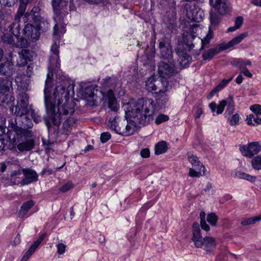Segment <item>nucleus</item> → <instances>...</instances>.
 <instances>
[{
  "label": "nucleus",
  "instance_id": "1",
  "mask_svg": "<svg viewBox=\"0 0 261 261\" xmlns=\"http://www.w3.org/2000/svg\"><path fill=\"white\" fill-rule=\"evenodd\" d=\"M53 74H47L44 89V103L48 117L45 119V124L49 129L52 125L59 126L62 120V116L68 114H72L74 112V102L68 100L67 101L61 102L56 106L49 96L50 87L52 83Z\"/></svg>",
  "mask_w": 261,
  "mask_h": 261
},
{
  "label": "nucleus",
  "instance_id": "2",
  "mask_svg": "<svg viewBox=\"0 0 261 261\" xmlns=\"http://www.w3.org/2000/svg\"><path fill=\"white\" fill-rule=\"evenodd\" d=\"M123 108L125 112L126 119L133 118L134 125L137 123L146 125L153 120L155 108L152 99L143 98L137 100L132 99L124 105Z\"/></svg>",
  "mask_w": 261,
  "mask_h": 261
},
{
  "label": "nucleus",
  "instance_id": "3",
  "mask_svg": "<svg viewBox=\"0 0 261 261\" xmlns=\"http://www.w3.org/2000/svg\"><path fill=\"white\" fill-rule=\"evenodd\" d=\"M25 121L19 125L13 121L9 122L10 129L8 132V137L14 145H17L20 151H29L34 146V140L31 139L33 134L29 129L32 128L33 123L30 119H25Z\"/></svg>",
  "mask_w": 261,
  "mask_h": 261
},
{
  "label": "nucleus",
  "instance_id": "4",
  "mask_svg": "<svg viewBox=\"0 0 261 261\" xmlns=\"http://www.w3.org/2000/svg\"><path fill=\"white\" fill-rule=\"evenodd\" d=\"M29 98L28 94L25 93H22L19 95L17 104L15 106V114L16 115V118L14 121L11 120V122L13 121L17 125L21 122V124H22V122L26 123L25 119H29L25 116L29 112Z\"/></svg>",
  "mask_w": 261,
  "mask_h": 261
},
{
  "label": "nucleus",
  "instance_id": "5",
  "mask_svg": "<svg viewBox=\"0 0 261 261\" xmlns=\"http://www.w3.org/2000/svg\"><path fill=\"white\" fill-rule=\"evenodd\" d=\"M69 0H52V6L54 12V19L59 21L63 19L64 17L68 14L67 8Z\"/></svg>",
  "mask_w": 261,
  "mask_h": 261
},
{
  "label": "nucleus",
  "instance_id": "6",
  "mask_svg": "<svg viewBox=\"0 0 261 261\" xmlns=\"http://www.w3.org/2000/svg\"><path fill=\"white\" fill-rule=\"evenodd\" d=\"M2 40L5 43L11 45L13 47L25 48L29 46V43L26 38L17 36L11 33L4 34Z\"/></svg>",
  "mask_w": 261,
  "mask_h": 261
},
{
  "label": "nucleus",
  "instance_id": "7",
  "mask_svg": "<svg viewBox=\"0 0 261 261\" xmlns=\"http://www.w3.org/2000/svg\"><path fill=\"white\" fill-rule=\"evenodd\" d=\"M158 68L159 77L167 80H168L169 78L176 73L175 67L171 61H168V63L164 61L160 62L158 64Z\"/></svg>",
  "mask_w": 261,
  "mask_h": 261
},
{
  "label": "nucleus",
  "instance_id": "8",
  "mask_svg": "<svg viewBox=\"0 0 261 261\" xmlns=\"http://www.w3.org/2000/svg\"><path fill=\"white\" fill-rule=\"evenodd\" d=\"M186 15L189 19L200 22L202 20L204 14L203 10L194 4H187L185 6Z\"/></svg>",
  "mask_w": 261,
  "mask_h": 261
},
{
  "label": "nucleus",
  "instance_id": "9",
  "mask_svg": "<svg viewBox=\"0 0 261 261\" xmlns=\"http://www.w3.org/2000/svg\"><path fill=\"white\" fill-rule=\"evenodd\" d=\"M73 85H69L66 89V86L63 85H59L56 87L54 92V96L55 99V102L58 101V103H61V102L67 101L69 99V90H71L73 91Z\"/></svg>",
  "mask_w": 261,
  "mask_h": 261
},
{
  "label": "nucleus",
  "instance_id": "10",
  "mask_svg": "<svg viewBox=\"0 0 261 261\" xmlns=\"http://www.w3.org/2000/svg\"><path fill=\"white\" fill-rule=\"evenodd\" d=\"M40 24L37 25L36 27L32 24L28 23L25 24L23 29V35L24 37L30 42H35L40 37Z\"/></svg>",
  "mask_w": 261,
  "mask_h": 261
},
{
  "label": "nucleus",
  "instance_id": "11",
  "mask_svg": "<svg viewBox=\"0 0 261 261\" xmlns=\"http://www.w3.org/2000/svg\"><path fill=\"white\" fill-rule=\"evenodd\" d=\"M239 149L243 156L252 158L259 152L261 146L258 142H252L248 145H240Z\"/></svg>",
  "mask_w": 261,
  "mask_h": 261
},
{
  "label": "nucleus",
  "instance_id": "12",
  "mask_svg": "<svg viewBox=\"0 0 261 261\" xmlns=\"http://www.w3.org/2000/svg\"><path fill=\"white\" fill-rule=\"evenodd\" d=\"M16 68L14 63L7 59L0 63V75L6 79L13 80L12 76L15 74Z\"/></svg>",
  "mask_w": 261,
  "mask_h": 261
},
{
  "label": "nucleus",
  "instance_id": "13",
  "mask_svg": "<svg viewBox=\"0 0 261 261\" xmlns=\"http://www.w3.org/2000/svg\"><path fill=\"white\" fill-rule=\"evenodd\" d=\"M160 55V57L169 62L173 58V52L169 41L166 39H162L159 43Z\"/></svg>",
  "mask_w": 261,
  "mask_h": 261
},
{
  "label": "nucleus",
  "instance_id": "14",
  "mask_svg": "<svg viewBox=\"0 0 261 261\" xmlns=\"http://www.w3.org/2000/svg\"><path fill=\"white\" fill-rule=\"evenodd\" d=\"M22 172L24 177L22 179L19 178L17 181H14L15 185L21 184L22 185H25L38 180V174L34 170L27 168L23 169Z\"/></svg>",
  "mask_w": 261,
  "mask_h": 261
},
{
  "label": "nucleus",
  "instance_id": "15",
  "mask_svg": "<svg viewBox=\"0 0 261 261\" xmlns=\"http://www.w3.org/2000/svg\"><path fill=\"white\" fill-rule=\"evenodd\" d=\"M24 18L30 16L34 22L40 24V23H44L46 21L44 18V11L39 7L34 6L30 12L25 13ZM24 20V21H25Z\"/></svg>",
  "mask_w": 261,
  "mask_h": 261
},
{
  "label": "nucleus",
  "instance_id": "16",
  "mask_svg": "<svg viewBox=\"0 0 261 261\" xmlns=\"http://www.w3.org/2000/svg\"><path fill=\"white\" fill-rule=\"evenodd\" d=\"M51 51L54 54V56H51L49 60V66H48V70L49 71L48 73H50V75L53 73L52 71L50 72V70H54L55 68L58 69L60 67V62L59 61V50L58 46L57 44L55 43L51 46Z\"/></svg>",
  "mask_w": 261,
  "mask_h": 261
},
{
  "label": "nucleus",
  "instance_id": "17",
  "mask_svg": "<svg viewBox=\"0 0 261 261\" xmlns=\"http://www.w3.org/2000/svg\"><path fill=\"white\" fill-rule=\"evenodd\" d=\"M102 98L105 102H108V107L112 111H117L119 106L112 90L110 89L107 92L103 93Z\"/></svg>",
  "mask_w": 261,
  "mask_h": 261
},
{
  "label": "nucleus",
  "instance_id": "18",
  "mask_svg": "<svg viewBox=\"0 0 261 261\" xmlns=\"http://www.w3.org/2000/svg\"><path fill=\"white\" fill-rule=\"evenodd\" d=\"M193 227V237L192 240L194 242L195 245L197 248L202 247L203 238L201 234L199 224L197 222H194L192 225Z\"/></svg>",
  "mask_w": 261,
  "mask_h": 261
},
{
  "label": "nucleus",
  "instance_id": "19",
  "mask_svg": "<svg viewBox=\"0 0 261 261\" xmlns=\"http://www.w3.org/2000/svg\"><path fill=\"white\" fill-rule=\"evenodd\" d=\"M178 56V61L181 67H184L187 65L191 60V57L188 54L186 50L181 48V45H178L176 50Z\"/></svg>",
  "mask_w": 261,
  "mask_h": 261
},
{
  "label": "nucleus",
  "instance_id": "20",
  "mask_svg": "<svg viewBox=\"0 0 261 261\" xmlns=\"http://www.w3.org/2000/svg\"><path fill=\"white\" fill-rule=\"evenodd\" d=\"M210 3L221 14H225L229 11L226 0H210Z\"/></svg>",
  "mask_w": 261,
  "mask_h": 261
},
{
  "label": "nucleus",
  "instance_id": "21",
  "mask_svg": "<svg viewBox=\"0 0 261 261\" xmlns=\"http://www.w3.org/2000/svg\"><path fill=\"white\" fill-rule=\"evenodd\" d=\"M202 242V246L207 253L212 252L217 244L215 238L209 236L203 238Z\"/></svg>",
  "mask_w": 261,
  "mask_h": 261
},
{
  "label": "nucleus",
  "instance_id": "22",
  "mask_svg": "<svg viewBox=\"0 0 261 261\" xmlns=\"http://www.w3.org/2000/svg\"><path fill=\"white\" fill-rule=\"evenodd\" d=\"M223 51L220 44L217 45L215 47L205 50L202 54V59L204 61H210L213 58L219 53Z\"/></svg>",
  "mask_w": 261,
  "mask_h": 261
},
{
  "label": "nucleus",
  "instance_id": "23",
  "mask_svg": "<svg viewBox=\"0 0 261 261\" xmlns=\"http://www.w3.org/2000/svg\"><path fill=\"white\" fill-rule=\"evenodd\" d=\"M13 80L0 77V94L10 93L13 90Z\"/></svg>",
  "mask_w": 261,
  "mask_h": 261
},
{
  "label": "nucleus",
  "instance_id": "24",
  "mask_svg": "<svg viewBox=\"0 0 261 261\" xmlns=\"http://www.w3.org/2000/svg\"><path fill=\"white\" fill-rule=\"evenodd\" d=\"M248 36L247 33H244L236 37L228 43L225 44H220L222 47L223 50L229 48L240 43L245 37Z\"/></svg>",
  "mask_w": 261,
  "mask_h": 261
},
{
  "label": "nucleus",
  "instance_id": "25",
  "mask_svg": "<svg viewBox=\"0 0 261 261\" xmlns=\"http://www.w3.org/2000/svg\"><path fill=\"white\" fill-rule=\"evenodd\" d=\"M195 38L196 36L192 34L184 35V44H179V45L181 46V48H185V49H187L188 50H190L195 47V45L193 43V41Z\"/></svg>",
  "mask_w": 261,
  "mask_h": 261
},
{
  "label": "nucleus",
  "instance_id": "26",
  "mask_svg": "<svg viewBox=\"0 0 261 261\" xmlns=\"http://www.w3.org/2000/svg\"><path fill=\"white\" fill-rule=\"evenodd\" d=\"M156 104L160 108H165L167 106L169 97L166 92L155 93Z\"/></svg>",
  "mask_w": 261,
  "mask_h": 261
},
{
  "label": "nucleus",
  "instance_id": "27",
  "mask_svg": "<svg viewBox=\"0 0 261 261\" xmlns=\"http://www.w3.org/2000/svg\"><path fill=\"white\" fill-rule=\"evenodd\" d=\"M15 97L9 93H3L0 95V106L4 107L13 105Z\"/></svg>",
  "mask_w": 261,
  "mask_h": 261
},
{
  "label": "nucleus",
  "instance_id": "28",
  "mask_svg": "<svg viewBox=\"0 0 261 261\" xmlns=\"http://www.w3.org/2000/svg\"><path fill=\"white\" fill-rule=\"evenodd\" d=\"M188 160L192 165L193 167L195 168L196 170L202 169L203 174L205 175V167L199 161L198 158L191 153H188Z\"/></svg>",
  "mask_w": 261,
  "mask_h": 261
},
{
  "label": "nucleus",
  "instance_id": "29",
  "mask_svg": "<svg viewBox=\"0 0 261 261\" xmlns=\"http://www.w3.org/2000/svg\"><path fill=\"white\" fill-rule=\"evenodd\" d=\"M169 82L168 80L159 77V80H156L155 87L156 91L159 90L155 93L166 92L168 91Z\"/></svg>",
  "mask_w": 261,
  "mask_h": 261
},
{
  "label": "nucleus",
  "instance_id": "30",
  "mask_svg": "<svg viewBox=\"0 0 261 261\" xmlns=\"http://www.w3.org/2000/svg\"><path fill=\"white\" fill-rule=\"evenodd\" d=\"M226 106V103L225 102V100H222L220 102L218 105H217L216 102H212L210 103L209 107L211 110V111L213 113V115L215 116V114L214 113L215 112L216 110L217 109L216 114L217 115L221 114L223 113L225 107Z\"/></svg>",
  "mask_w": 261,
  "mask_h": 261
},
{
  "label": "nucleus",
  "instance_id": "31",
  "mask_svg": "<svg viewBox=\"0 0 261 261\" xmlns=\"http://www.w3.org/2000/svg\"><path fill=\"white\" fill-rule=\"evenodd\" d=\"M231 63L232 66L238 67L240 69V72L244 70V69L246 68L247 65L250 66L252 65V62L250 60L242 59L234 60Z\"/></svg>",
  "mask_w": 261,
  "mask_h": 261
},
{
  "label": "nucleus",
  "instance_id": "32",
  "mask_svg": "<svg viewBox=\"0 0 261 261\" xmlns=\"http://www.w3.org/2000/svg\"><path fill=\"white\" fill-rule=\"evenodd\" d=\"M16 14H15L14 17V22L9 25L8 28L9 32L11 33L13 35L18 36L20 31V21L21 17H19L18 20H16Z\"/></svg>",
  "mask_w": 261,
  "mask_h": 261
},
{
  "label": "nucleus",
  "instance_id": "33",
  "mask_svg": "<svg viewBox=\"0 0 261 261\" xmlns=\"http://www.w3.org/2000/svg\"><path fill=\"white\" fill-rule=\"evenodd\" d=\"M35 204L34 201L30 200L24 202L20 207L19 212V216L20 217H24L28 212L32 208Z\"/></svg>",
  "mask_w": 261,
  "mask_h": 261
},
{
  "label": "nucleus",
  "instance_id": "34",
  "mask_svg": "<svg viewBox=\"0 0 261 261\" xmlns=\"http://www.w3.org/2000/svg\"><path fill=\"white\" fill-rule=\"evenodd\" d=\"M30 0H19V6L16 14V20H18L19 17H21L25 13L27 5Z\"/></svg>",
  "mask_w": 261,
  "mask_h": 261
},
{
  "label": "nucleus",
  "instance_id": "35",
  "mask_svg": "<svg viewBox=\"0 0 261 261\" xmlns=\"http://www.w3.org/2000/svg\"><path fill=\"white\" fill-rule=\"evenodd\" d=\"M12 12L10 8H3L0 10V20L8 21L12 18Z\"/></svg>",
  "mask_w": 261,
  "mask_h": 261
},
{
  "label": "nucleus",
  "instance_id": "36",
  "mask_svg": "<svg viewBox=\"0 0 261 261\" xmlns=\"http://www.w3.org/2000/svg\"><path fill=\"white\" fill-rule=\"evenodd\" d=\"M213 38L212 31L210 30L207 35L203 39H200V38H198L197 40L198 41L200 40L201 47L200 49H204L207 48L209 46L210 41Z\"/></svg>",
  "mask_w": 261,
  "mask_h": 261
},
{
  "label": "nucleus",
  "instance_id": "37",
  "mask_svg": "<svg viewBox=\"0 0 261 261\" xmlns=\"http://www.w3.org/2000/svg\"><path fill=\"white\" fill-rule=\"evenodd\" d=\"M246 121L249 125L254 126L255 124L258 125L261 124V118L254 114H250L247 116Z\"/></svg>",
  "mask_w": 261,
  "mask_h": 261
},
{
  "label": "nucleus",
  "instance_id": "38",
  "mask_svg": "<svg viewBox=\"0 0 261 261\" xmlns=\"http://www.w3.org/2000/svg\"><path fill=\"white\" fill-rule=\"evenodd\" d=\"M168 149L166 143L165 141L159 142L155 147V154L159 155L165 153Z\"/></svg>",
  "mask_w": 261,
  "mask_h": 261
},
{
  "label": "nucleus",
  "instance_id": "39",
  "mask_svg": "<svg viewBox=\"0 0 261 261\" xmlns=\"http://www.w3.org/2000/svg\"><path fill=\"white\" fill-rule=\"evenodd\" d=\"M155 83L156 80L153 77L150 76L145 82L146 89L149 92L156 91Z\"/></svg>",
  "mask_w": 261,
  "mask_h": 261
},
{
  "label": "nucleus",
  "instance_id": "40",
  "mask_svg": "<svg viewBox=\"0 0 261 261\" xmlns=\"http://www.w3.org/2000/svg\"><path fill=\"white\" fill-rule=\"evenodd\" d=\"M94 90L92 87H87L85 90V98L88 101L94 100Z\"/></svg>",
  "mask_w": 261,
  "mask_h": 261
},
{
  "label": "nucleus",
  "instance_id": "41",
  "mask_svg": "<svg viewBox=\"0 0 261 261\" xmlns=\"http://www.w3.org/2000/svg\"><path fill=\"white\" fill-rule=\"evenodd\" d=\"M21 54L23 58L26 60V61H32L35 56V53L31 50L27 49H23L21 50Z\"/></svg>",
  "mask_w": 261,
  "mask_h": 261
},
{
  "label": "nucleus",
  "instance_id": "42",
  "mask_svg": "<svg viewBox=\"0 0 261 261\" xmlns=\"http://www.w3.org/2000/svg\"><path fill=\"white\" fill-rule=\"evenodd\" d=\"M260 220H261V215L244 219L241 222V224H242L243 225H247L249 224H254L256 222Z\"/></svg>",
  "mask_w": 261,
  "mask_h": 261
},
{
  "label": "nucleus",
  "instance_id": "43",
  "mask_svg": "<svg viewBox=\"0 0 261 261\" xmlns=\"http://www.w3.org/2000/svg\"><path fill=\"white\" fill-rule=\"evenodd\" d=\"M237 176L239 178L241 179H244L247 180H248L250 182H254L256 180V177L254 176H252L251 175H249L248 174L244 173V172H239L237 174Z\"/></svg>",
  "mask_w": 261,
  "mask_h": 261
},
{
  "label": "nucleus",
  "instance_id": "44",
  "mask_svg": "<svg viewBox=\"0 0 261 261\" xmlns=\"http://www.w3.org/2000/svg\"><path fill=\"white\" fill-rule=\"evenodd\" d=\"M252 167L257 170H261V156L257 155L251 161Z\"/></svg>",
  "mask_w": 261,
  "mask_h": 261
},
{
  "label": "nucleus",
  "instance_id": "45",
  "mask_svg": "<svg viewBox=\"0 0 261 261\" xmlns=\"http://www.w3.org/2000/svg\"><path fill=\"white\" fill-rule=\"evenodd\" d=\"M108 126L116 133L121 134L120 132V128L117 126L116 116L112 120L111 119H109Z\"/></svg>",
  "mask_w": 261,
  "mask_h": 261
},
{
  "label": "nucleus",
  "instance_id": "46",
  "mask_svg": "<svg viewBox=\"0 0 261 261\" xmlns=\"http://www.w3.org/2000/svg\"><path fill=\"white\" fill-rule=\"evenodd\" d=\"M77 121L76 120L73 118H68L64 123L63 127L66 129L67 131H69L71 129V126H73L74 124Z\"/></svg>",
  "mask_w": 261,
  "mask_h": 261
},
{
  "label": "nucleus",
  "instance_id": "47",
  "mask_svg": "<svg viewBox=\"0 0 261 261\" xmlns=\"http://www.w3.org/2000/svg\"><path fill=\"white\" fill-rule=\"evenodd\" d=\"M37 249L32 245L28 249L25 254L21 258L20 261H27L28 259L32 256V255L35 252Z\"/></svg>",
  "mask_w": 261,
  "mask_h": 261
},
{
  "label": "nucleus",
  "instance_id": "48",
  "mask_svg": "<svg viewBox=\"0 0 261 261\" xmlns=\"http://www.w3.org/2000/svg\"><path fill=\"white\" fill-rule=\"evenodd\" d=\"M240 116L238 114L236 113L230 115V117L228 118V120L230 125L231 126L236 125L239 124L240 121Z\"/></svg>",
  "mask_w": 261,
  "mask_h": 261
},
{
  "label": "nucleus",
  "instance_id": "49",
  "mask_svg": "<svg viewBox=\"0 0 261 261\" xmlns=\"http://www.w3.org/2000/svg\"><path fill=\"white\" fill-rule=\"evenodd\" d=\"M169 119L168 115L163 114H159L155 119V123L159 125L163 122H166Z\"/></svg>",
  "mask_w": 261,
  "mask_h": 261
},
{
  "label": "nucleus",
  "instance_id": "50",
  "mask_svg": "<svg viewBox=\"0 0 261 261\" xmlns=\"http://www.w3.org/2000/svg\"><path fill=\"white\" fill-rule=\"evenodd\" d=\"M207 221L212 226H215L218 221V217L215 213L209 214L207 216Z\"/></svg>",
  "mask_w": 261,
  "mask_h": 261
},
{
  "label": "nucleus",
  "instance_id": "51",
  "mask_svg": "<svg viewBox=\"0 0 261 261\" xmlns=\"http://www.w3.org/2000/svg\"><path fill=\"white\" fill-rule=\"evenodd\" d=\"M201 171H202V169L196 170L195 168L194 169V168H190L189 175L193 177H199L202 175Z\"/></svg>",
  "mask_w": 261,
  "mask_h": 261
},
{
  "label": "nucleus",
  "instance_id": "52",
  "mask_svg": "<svg viewBox=\"0 0 261 261\" xmlns=\"http://www.w3.org/2000/svg\"><path fill=\"white\" fill-rule=\"evenodd\" d=\"M21 174V171L20 170H15L13 171L10 174L11 181L14 184V181H17L19 177H16L17 176Z\"/></svg>",
  "mask_w": 261,
  "mask_h": 261
},
{
  "label": "nucleus",
  "instance_id": "53",
  "mask_svg": "<svg viewBox=\"0 0 261 261\" xmlns=\"http://www.w3.org/2000/svg\"><path fill=\"white\" fill-rule=\"evenodd\" d=\"M30 112L31 116L35 123H38L40 122L41 116L40 115H38V114L33 109H31Z\"/></svg>",
  "mask_w": 261,
  "mask_h": 261
},
{
  "label": "nucleus",
  "instance_id": "54",
  "mask_svg": "<svg viewBox=\"0 0 261 261\" xmlns=\"http://www.w3.org/2000/svg\"><path fill=\"white\" fill-rule=\"evenodd\" d=\"M111 138V135L109 132H104L101 134L100 141L102 143H105L109 140Z\"/></svg>",
  "mask_w": 261,
  "mask_h": 261
},
{
  "label": "nucleus",
  "instance_id": "55",
  "mask_svg": "<svg viewBox=\"0 0 261 261\" xmlns=\"http://www.w3.org/2000/svg\"><path fill=\"white\" fill-rule=\"evenodd\" d=\"M250 110L255 114L254 115H261V106L254 105L250 107Z\"/></svg>",
  "mask_w": 261,
  "mask_h": 261
},
{
  "label": "nucleus",
  "instance_id": "56",
  "mask_svg": "<svg viewBox=\"0 0 261 261\" xmlns=\"http://www.w3.org/2000/svg\"><path fill=\"white\" fill-rule=\"evenodd\" d=\"M46 233H44L42 234L38 238V239L33 243V244L32 245L37 249L38 248V247L40 245L41 242L46 237Z\"/></svg>",
  "mask_w": 261,
  "mask_h": 261
},
{
  "label": "nucleus",
  "instance_id": "57",
  "mask_svg": "<svg viewBox=\"0 0 261 261\" xmlns=\"http://www.w3.org/2000/svg\"><path fill=\"white\" fill-rule=\"evenodd\" d=\"M73 187V184L71 182H68L60 188V191L66 192Z\"/></svg>",
  "mask_w": 261,
  "mask_h": 261
},
{
  "label": "nucleus",
  "instance_id": "58",
  "mask_svg": "<svg viewBox=\"0 0 261 261\" xmlns=\"http://www.w3.org/2000/svg\"><path fill=\"white\" fill-rule=\"evenodd\" d=\"M57 252L59 254H63L65 251L66 245L63 243H59L57 245Z\"/></svg>",
  "mask_w": 261,
  "mask_h": 261
},
{
  "label": "nucleus",
  "instance_id": "59",
  "mask_svg": "<svg viewBox=\"0 0 261 261\" xmlns=\"http://www.w3.org/2000/svg\"><path fill=\"white\" fill-rule=\"evenodd\" d=\"M233 77H231L228 80L223 79L218 85V88L222 90L227 84H228L232 79Z\"/></svg>",
  "mask_w": 261,
  "mask_h": 261
},
{
  "label": "nucleus",
  "instance_id": "60",
  "mask_svg": "<svg viewBox=\"0 0 261 261\" xmlns=\"http://www.w3.org/2000/svg\"><path fill=\"white\" fill-rule=\"evenodd\" d=\"M243 22V18L242 16H238L235 20V26L239 29L242 25Z\"/></svg>",
  "mask_w": 261,
  "mask_h": 261
},
{
  "label": "nucleus",
  "instance_id": "61",
  "mask_svg": "<svg viewBox=\"0 0 261 261\" xmlns=\"http://www.w3.org/2000/svg\"><path fill=\"white\" fill-rule=\"evenodd\" d=\"M140 154L143 158H148L150 154L149 150L148 148L143 149L141 151Z\"/></svg>",
  "mask_w": 261,
  "mask_h": 261
},
{
  "label": "nucleus",
  "instance_id": "62",
  "mask_svg": "<svg viewBox=\"0 0 261 261\" xmlns=\"http://www.w3.org/2000/svg\"><path fill=\"white\" fill-rule=\"evenodd\" d=\"M225 100L226 103V106H234L233 98L232 95H229L227 99Z\"/></svg>",
  "mask_w": 261,
  "mask_h": 261
},
{
  "label": "nucleus",
  "instance_id": "63",
  "mask_svg": "<svg viewBox=\"0 0 261 261\" xmlns=\"http://www.w3.org/2000/svg\"><path fill=\"white\" fill-rule=\"evenodd\" d=\"M234 111V106H228L225 112V114H229V115H232Z\"/></svg>",
  "mask_w": 261,
  "mask_h": 261
},
{
  "label": "nucleus",
  "instance_id": "64",
  "mask_svg": "<svg viewBox=\"0 0 261 261\" xmlns=\"http://www.w3.org/2000/svg\"><path fill=\"white\" fill-rule=\"evenodd\" d=\"M240 73L241 74L243 73L244 75L246 76L247 77L250 78H251L252 77V74L248 70L247 68L242 70V71H241Z\"/></svg>",
  "mask_w": 261,
  "mask_h": 261
}]
</instances>
